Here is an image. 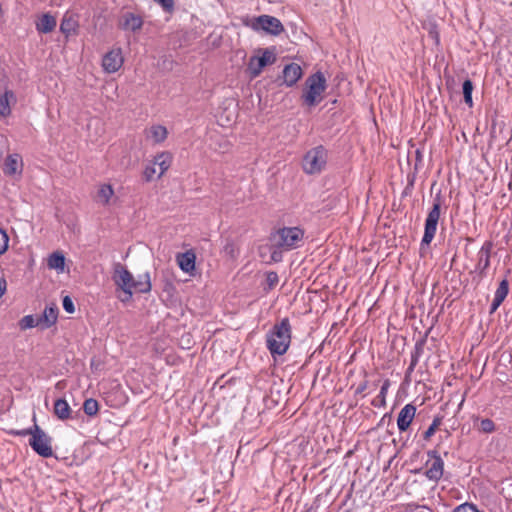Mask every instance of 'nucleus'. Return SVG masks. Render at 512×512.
Returning <instances> with one entry per match:
<instances>
[{"mask_svg":"<svg viewBox=\"0 0 512 512\" xmlns=\"http://www.w3.org/2000/svg\"><path fill=\"white\" fill-rule=\"evenodd\" d=\"M423 163V154L422 152L417 149L415 151V164H414V171L417 172L419 168L422 166Z\"/></svg>","mask_w":512,"mask_h":512,"instance_id":"obj_44","label":"nucleus"},{"mask_svg":"<svg viewBox=\"0 0 512 512\" xmlns=\"http://www.w3.org/2000/svg\"><path fill=\"white\" fill-rule=\"evenodd\" d=\"M427 455L429 457L430 460L434 461L436 460L437 458H441V456L439 455L438 451L437 450H429L427 452Z\"/></svg>","mask_w":512,"mask_h":512,"instance_id":"obj_48","label":"nucleus"},{"mask_svg":"<svg viewBox=\"0 0 512 512\" xmlns=\"http://www.w3.org/2000/svg\"><path fill=\"white\" fill-rule=\"evenodd\" d=\"M14 436H27L30 435L29 445L35 453L44 458L53 456V449L51 446L52 438L36 423L27 429L12 430L10 432Z\"/></svg>","mask_w":512,"mask_h":512,"instance_id":"obj_2","label":"nucleus"},{"mask_svg":"<svg viewBox=\"0 0 512 512\" xmlns=\"http://www.w3.org/2000/svg\"><path fill=\"white\" fill-rule=\"evenodd\" d=\"M251 28L254 31L262 30L273 36H278L284 31V26L278 18L266 14L255 17Z\"/></svg>","mask_w":512,"mask_h":512,"instance_id":"obj_8","label":"nucleus"},{"mask_svg":"<svg viewBox=\"0 0 512 512\" xmlns=\"http://www.w3.org/2000/svg\"><path fill=\"white\" fill-rule=\"evenodd\" d=\"M59 309L56 304L52 303L46 306L43 313L38 316V321L41 329H48L53 326L58 319Z\"/></svg>","mask_w":512,"mask_h":512,"instance_id":"obj_13","label":"nucleus"},{"mask_svg":"<svg viewBox=\"0 0 512 512\" xmlns=\"http://www.w3.org/2000/svg\"><path fill=\"white\" fill-rule=\"evenodd\" d=\"M71 412V408L65 399L59 398L55 401L54 414L58 419L67 420L71 418Z\"/></svg>","mask_w":512,"mask_h":512,"instance_id":"obj_22","label":"nucleus"},{"mask_svg":"<svg viewBox=\"0 0 512 512\" xmlns=\"http://www.w3.org/2000/svg\"><path fill=\"white\" fill-rule=\"evenodd\" d=\"M119 26L123 30H130L132 32H136L142 28L143 19L139 15H136L132 12H127L122 16V20Z\"/></svg>","mask_w":512,"mask_h":512,"instance_id":"obj_15","label":"nucleus"},{"mask_svg":"<svg viewBox=\"0 0 512 512\" xmlns=\"http://www.w3.org/2000/svg\"><path fill=\"white\" fill-rule=\"evenodd\" d=\"M453 512H483L477 508L476 505L472 503L465 502L459 506H457Z\"/></svg>","mask_w":512,"mask_h":512,"instance_id":"obj_38","label":"nucleus"},{"mask_svg":"<svg viewBox=\"0 0 512 512\" xmlns=\"http://www.w3.org/2000/svg\"><path fill=\"white\" fill-rule=\"evenodd\" d=\"M508 292H509L508 280L503 279L500 282V284L495 292L494 299H496L497 301L503 302L505 300V298L507 297Z\"/></svg>","mask_w":512,"mask_h":512,"instance_id":"obj_32","label":"nucleus"},{"mask_svg":"<svg viewBox=\"0 0 512 512\" xmlns=\"http://www.w3.org/2000/svg\"><path fill=\"white\" fill-rule=\"evenodd\" d=\"M47 266L49 269H55L59 272H63L65 267L64 254L60 251H55L50 254L47 260Z\"/></svg>","mask_w":512,"mask_h":512,"instance_id":"obj_23","label":"nucleus"},{"mask_svg":"<svg viewBox=\"0 0 512 512\" xmlns=\"http://www.w3.org/2000/svg\"><path fill=\"white\" fill-rule=\"evenodd\" d=\"M369 387V381L368 380H364L362 381L359 386L356 388L355 390V395H360L362 394L367 388Z\"/></svg>","mask_w":512,"mask_h":512,"instance_id":"obj_46","label":"nucleus"},{"mask_svg":"<svg viewBox=\"0 0 512 512\" xmlns=\"http://www.w3.org/2000/svg\"><path fill=\"white\" fill-rule=\"evenodd\" d=\"M79 24L73 15L65 14L60 23V31L66 37L77 34Z\"/></svg>","mask_w":512,"mask_h":512,"instance_id":"obj_17","label":"nucleus"},{"mask_svg":"<svg viewBox=\"0 0 512 512\" xmlns=\"http://www.w3.org/2000/svg\"><path fill=\"white\" fill-rule=\"evenodd\" d=\"M478 430L482 433H492L495 431V424L489 418L482 419L480 421Z\"/></svg>","mask_w":512,"mask_h":512,"instance_id":"obj_36","label":"nucleus"},{"mask_svg":"<svg viewBox=\"0 0 512 512\" xmlns=\"http://www.w3.org/2000/svg\"><path fill=\"white\" fill-rule=\"evenodd\" d=\"M62 306H63V309L69 313V314H72L75 312V306H74V303H73V300L70 296L66 295L63 297V300H62Z\"/></svg>","mask_w":512,"mask_h":512,"instance_id":"obj_40","label":"nucleus"},{"mask_svg":"<svg viewBox=\"0 0 512 512\" xmlns=\"http://www.w3.org/2000/svg\"><path fill=\"white\" fill-rule=\"evenodd\" d=\"M501 304H502V302L497 301L496 299H493V302H492V304H491V306H490V311H489V313H490V314H493V313L498 309V307H499Z\"/></svg>","mask_w":512,"mask_h":512,"instance_id":"obj_50","label":"nucleus"},{"mask_svg":"<svg viewBox=\"0 0 512 512\" xmlns=\"http://www.w3.org/2000/svg\"><path fill=\"white\" fill-rule=\"evenodd\" d=\"M495 128H496V123H495V122H493V124H492V129H491V138H494V137H495V135H494V133H495Z\"/></svg>","mask_w":512,"mask_h":512,"instance_id":"obj_53","label":"nucleus"},{"mask_svg":"<svg viewBox=\"0 0 512 512\" xmlns=\"http://www.w3.org/2000/svg\"><path fill=\"white\" fill-rule=\"evenodd\" d=\"M282 250H284V249L274 247V249L271 252V261L276 262V263L281 262L283 259Z\"/></svg>","mask_w":512,"mask_h":512,"instance_id":"obj_43","label":"nucleus"},{"mask_svg":"<svg viewBox=\"0 0 512 512\" xmlns=\"http://www.w3.org/2000/svg\"><path fill=\"white\" fill-rule=\"evenodd\" d=\"M10 99L15 100V94L12 90L7 89L3 95H0V118L11 114Z\"/></svg>","mask_w":512,"mask_h":512,"instance_id":"obj_25","label":"nucleus"},{"mask_svg":"<svg viewBox=\"0 0 512 512\" xmlns=\"http://www.w3.org/2000/svg\"><path fill=\"white\" fill-rule=\"evenodd\" d=\"M474 86L473 82L470 79H466L462 84V92L464 97V102L469 106H473L472 92Z\"/></svg>","mask_w":512,"mask_h":512,"instance_id":"obj_28","label":"nucleus"},{"mask_svg":"<svg viewBox=\"0 0 512 512\" xmlns=\"http://www.w3.org/2000/svg\"><path fill=\"white\" fill-rule=\"evenodd\" d=\"M130 279H132V273L121 263H114L112 280L115 286L120 290L128 288V281Z\"/></svg>","mask_w":512,"mask_h":512,"instance_id":"obj_12","label":"nucleus"},{"mask_svg":"<svg viewBox=\"0 0 512 512\" xmlns=\"http://www.w3.org/2000/svg\"><path fill=\"white\" fill-rule=\"evenodd\" d=\"M418 360H419V357H417V355H412L411 354L410 365H409V367L407 369L408 372H412L414 370L415 366L418 363Z\"/></svg>","mask_w":512,"mask_h":512,"instance_id":"obj_47","label":"nucleus"},{"mask_svg":"<svg viewBox=\"0 0 512 512\" xmlns=\"http://www.w3.org/2000/svg\"><path fill=\"white\" fill-rule=\"evenodd\" d=\"M83 411L89 417L96 416L99 411L98 401L94 398L86 399L83 403Z\"/></svg>","mask_w":512,"mask_h":512,"instance_id":"obj_27","label":"nucleus"},{"mask_svg":"<svg viewBox=\"0 0 512 512\" xmlns=\"http://www.w3.org/2000/svg\"><path fill=\"white\" fill-rule=\"evenodd\" d=\"M135 284V278L132 276V279L128 281V288L121 289L124 296L120 297L121 302H129L132 300L133 292H134V285Z\"/></svg>","mask_w":512,"mask_h":512,"instance_id":"obj_35","label":"nucleus"},{"mask_svg":"<svg viewBox=\"0 0 512 512\" xmlns=\"http://www.w3.org/2000/svg\"><path fill=\"white\" fill-rule=\"evenodd\" d=\"M258 53L261 55L250 57L247 65V72L251 79L257 78L267 65H272L277 60L275 47L259 49Z\"/></svg>","mask_w":512,"mask_h":512,"instance_id":"obj_6","label":"nucleus"},{"mask_svg":"<svg viewBox=\"0 0 512 512\" xmlns=\"http://www.w3.org/2000/svg\"><path fill=\"white\" fill-rule=\"evenodd\" d=\"M427 465H429V467L425 472L426 477L429 480L438 482L443 476L444 472V462L442 458H437L436 460L432 461L431 464H429L428 461Z\"/></svg>","mask_w":512,"mask_h":512,"instance_id":"obj_16","label":"nucleus"},{"mask_svg":"<svg viewBox=\"0 0 512 512\" xmlns=\"http://www.w3.org/2000/svg\"><path fill=\"white\" fill-rule=\"evenodd\" d=\"M303 70L297 63H289L284 66L282 76H278L276 82H280L279 85H285L287 87H293L301 79Z\"/></svg>","mask_w":512,"mask_h":512,"instance_id":"obj_9","label":"nucleus"},{"mask_svg":"<svg viewBox=\"0 0 512 512\" xmlns=\"http://www.w3.org/2000/svg\"><path fill=\"white\" fill-rule=\"evenodd\" d=\"M303 239L304 230L300 227H282L270 236L273 247L283 248L286 251L300 247Z\"/></svg>","mask_w":512,"mask_h":512,"instance_id":"obj_3","label":"nucleus"},{"mask_svg":"<svg viewBox=\"0 0 512 512\" xmlns=\"http://www.w3.org/2000/svg\"><path fill=\"white\" fill-rule=\"evenodd\" d=\"M425 342H426L425 338L417 341L415 344V347H414V351L411 354L417 355V357H420V355L423 352V347H424Z\"/></svg>","mask_w":512,"mask_h":512,"instance_id":"obj_45","label":"nucleus"},{"mask_svg":"<svg viewBox=\"0 0 512 512\" xmlns=\"http://www.w3.org/2000/svg\"><path fill=\"white\" fill-rule=\"evenodd\" d=\"M442 206V196L441 193H437L433 200V205L431 210L429 211L427 218L425 220L424 227V235L421 240V248L425 246H429L436 234L437 224L440 218Z\"/></svg>","mask_w":512,"mask_h":512,"instance_id":"obj_5","label":"nucleus"},{"mask_svg":"<svg viewBox=\"0 0 512 512\" xmlns=\"http://www.w3.org/2000/svg\"><path fill=\"white\" fill-rule=\"evenodd\" d=\"M156 173L155 166L153 164H149L145 167L143 171V178L146 182H150L153 180L154 175Z\"/></svg>","mask_w":512,"mask_h":512,"instance_id":"obj_41","label":"nucleus"},{"mask_svg":"<svg viewBox=\"0 0 512 512\" xmlns=\"http://www.w3.org/2000/svg\"><path fill=\"white\" fill-rule=\"evenodd\" d=\"M390 386V381L386 379L380 389L378 396L372 401V405L375 407H384L386 405V394Z\"/></svg>","mask_w":512,"mask_h":512,"instance_id":"obj_26","label":"nucleus"},{"mask_svg":"<svg viewBox=\"0 0 512 512\" xmlns=\"http://www.w3.org/2000/svg\"><path fill=\"white\" fill-rule=\"evenodd\" d=\"M306 512H309V511H306Z\"/></svg>","mask_w":512,"mask_h":512,"instance_id":"obj_54","label":"nucleus"},{"mask_svg":"<svg viewBox=\"0 0 512 512\" xmlns=\"http://www.w3.org/2000/svg\"><path fill=\"white\" fill-rule=\"evenodd\" d=\"M150 134L156 143H161L167 137V129L161 125L152 126Z\"/></svg>","mask_w":512,"mask_h":512,"instance_id":"obj_30","label":"nucleus"},{"mask_svg":"<svg viewBox=\"0 0 512 512\" xmlns=\"http://www.w3.org/2000/svg\"><path fill=\"white\" fill-rule=\"evenodd\" d=\"M424 29L427 30L428 36L434 41L435 45L438 46L440 44V35L437 24L430 21L424 24Z\"/></svg>","mask_w":512,"mask_h":512,"instance_id":"obj_31","label":"nucleus"},{"mask_svg":"<svg viewBox=\"0 0 512 512\" xmlns=\"http://www.w3.org/2000/svg\"><path fill=\"white\" fill-rule=\"evenodd\" d=\"M443 416L442 415H436L430 424V426L427 428V430L423 433V439L425 441L430 440V438L435 434L436 430L439 428V426L442 424Z\"/></svg>","mask_w":512,"mask_h":512,"instance_id":"obj_29","label":"nucleus"},{"mask_svg":"<svg viewBox=\"0 0 512 512\" xmlns=\"http://www.w3.org/2000/svg\"><path fill=\"white\" fill-rule=\"evenodd\" d=\"M196 254L193 250L176 255V262L179 268L185 273H191L195 270Z\"/></svg>","mask_w":512,"mask_h":512,"instance_id":"obj_14","label":"nucleus"},{"mask_svg":"<svg viewBox=\"0 0 512 512\" xmlns=\"http://www.w3.org/2000/svg\"><path fill=\"white\" fill-rule=\"evenodd\" d=\"M9 237L7 233L0 228V255L4 254L8 248Z\"/></svg>","mask_w":512,"mask_h":512,"instance_id":"obj_39","label":"nucleus"},{"mask_svg":"<svg viewBox=\"0 0 512 512\" xmlns=\"http://www.w3.org/2000/svg\"><path fill=\"white\" fill-rule=\"evenodd\" d=\"M19 163L20 166H22V158L19 154H9L4 161V174L9 176L16 174L18 171Z\"/></svg>","mask_w":512,"mask_h":512,"instance_id":"obj_19","label":"nucleus"},{"mask_svg":"<svg viewBox=\"0 0 512 512\" xmlns=\"http://www.w3.org/2000/svg\"><path fill=\"white\" fill-rule=\"evenodd\" d=\"M416 415V406L412 403L406 404L399 412L397 417V427L402 433L409 429Z\"/></svg>","mask_w":512,"mask_h":512,"instance_id":"obj_11","label":"nucleus"},{"mask_svg":"<svg viewBox=\"0 0 512 512\" xmlns=\"http://www.w3.org/2000/svg\"><path fill=\"white\" fill-rule=\"evenodd\" d=\"M134 291L146 294L151 291L152 284H151V277L149 272H145L143 274L138 275L137 279H135Z\"/></svg>","mask_w":512,"mask_h":512,"instance_id":"obj_20","label":"nucleus"},{"mask_svg":"<svg viewBox=\"0 0 512 512\" xmlns=\"http://www.w3.org/2000/svg\"><path fill=\"white\" fill-rule=\"evenodd\" d=\"M55 27L56 18L49 13L43 14L39 21L36 23V29L39 33L48 34L52 32Z\"/></svg>","mask_w":512,"mask_h":512,"instance_id":"obj_18","label":"nucleus"},{"mask_svg":"<svg viewBox=\"0 0 512 512\" xmlns=\"http://www.w3.org/2000/svg\"><path fill=\"white\" fill-rule=\"evenodd\" d=\"M327 149L319 145L309 150L302 161L303 170L308 174L320 173L327 163Z\"/></svg>","mask_w":512,"mask_h":512,"instance_id":"obj_7","label":"nucleus"},{"mask_svg":"<svg viewBox=\"0 0 512 512\" xmlns=\"http://www.w3.org/2000/svg\"><path fill=\"white\" fill-rule=\"evenodd\" d=\"M113 193L114 192L112 186L109 184H104L98 190V197L103 201L104 204H107Z\"/></svg>","mask_w":512,"mask_h":512,"instance_id":"obj_34","label":"nucleus"},{"mask_svg":"<svg viewBox=\"0 0 512 512\" xmlns=\"http://www.w3.org/2000/svg\"><path fill=\"white\" fill-rule=\"evenodd\" d=\"M7 288L6 280L0 278V298L5 294Z\"/></svg>","mask_w":512,"mask_h":512,"instance_id":"obj_49","label":"nucleus"},{"mask_svg":"<svg viewBox=\"0 0 512 512\" xmlns=\"http://www.w3.org/2000/svg\"><path fill=\"white\" fill-rule=\"evenodd\" d=\"M416 173L417 172L413 171L412 173L408 174V176H407L408 184H407L406 188L403 191L404 195L409 194L411 189L413 188L414 182H415V178H416Z\"/></svg>","mask_w":512,"mask_h":512,"instance_id":"obj_42","label":"nucleus"},{"mask_svg":"<svg viewBox=\"0 0 512 512\" xmlns=\"http://www.w3.org/2000/svg\"><path fill=\"white\" fill-rule=\"evenodd\" d=\"M19 326L22 330H26L33 327H40L37 317L34 315H26L19 321Z\"/></svg>","mask_w":512,"mask_h":512,"instance_id":"obj_33","label":"nucleus"},{"mask_svg":"<svg viewBox=\"0 0 512 512\" xmlns=\"http://www.w3.org/2000/svg\"><path fill=\"white\" fill-rule=\"evenodd\" d=\"M291 343V325L289 318L285 317L276 322L266 334V347L272 357L284 355Z\"/></svg>","mask_w":512,"mask_h":512,"instance_id":"obj_1","label":"nucleus"},{"mask_svg":"<svg viewBox=\"0 0 512 512\" xmlns=\"http://www.w3.org/2000/svg\"><path fill=\"white\" fill-rule=\"evenodd\" d=\"M172 161V156L168 152H162L155 156L153 165H158L160 168V172L158 174V177H161L170 167Z\"/></svg>","mask_w":512,"mask_h":512,"instance_id":"obj_24","label":"nucleus"},{"mask_svg":"<svg viewBox=\"0 0 512 512\" xmlns=\"http://www.w3.org/2000/svg\"><path fill=\"white\" fill-rule=\"evenodd\" d=\"M386 418H388L389 421H391V419H392L391 413L384 414V416L382 417V419L378 423V426H381L383 424V422L386 421Z\"/></svg>","mask_w":512,"mask_h":512,"instance_id":"obj_51","label":"nucleus"},{"mask_svg":"<svg viewBox=\"0 0 512 512\" xmlns=\"http://www.w3.org/2000/svg\"><path fill=\"white\" fill-rule=\"evenodd\" d=\"M279 282L278 274L275 271H269L266 273V283L268 289H273Z\"/></svg>","mask_w":512,"mask_h":512,"instance_id":"obj_37","label":"nucleus"},{"mask_svg":"<svg viewBox=\"0 0 512 512\" xmlns=\"http://www.w3.org/2000/svg\"><path fill=\"white\" fill-rule=\"evenodd\" d=\"M123 64L121 50H111L107 52L102 59L103 69L108 73L117 72Z\"/></svg>","mask_w":512,"mask_h":512,"instance_id":"obj_10","label":"nucleus"},{"mask_svg":"<svg viewBox=\"0 0 512 512\" xmlns=\"http://www.w3.org/2000/svg\"><path fill=\"white\" fill-rule=\"evenodd\" d=\"M492 248L493 243L491 241H486L479 251L478 268L481 269V272L486 270L490 265V253Z\"/></svg>","mask_w":512,"mask_h":512,"instance_id":"obj_21","label":"nucleus"},{"mask_svg":"<svg viewBox=\"0 0 512 512\" xmlns=\"http://www.w3.org/2000/svg\"><path fill=\"white\" fill-rule=\"evenodd\" d=\"M304 86L301 96L304 104L309 107L316 106L322 99V93L326 90V78L322 72L317 71L307 77Z\"/></svg>","mask_w":512,"mask_h":512,"instance_id":"obj_4","label":"nucleus"},{"mask_svg":"<svg viewBox=\"0 0 512 512\" xmlns=\"http://www.w3.org/2000/svg\"><path fill=\"white\" fill-rule=\"evenodd\" d=\"M419 511L418 512H434L432 509L428 508L427 506H418Z\"/></svg>","mask_w":512,"mask_h":512,"instance_id":"obj_52","label":"nucleus"}]
</instances>
